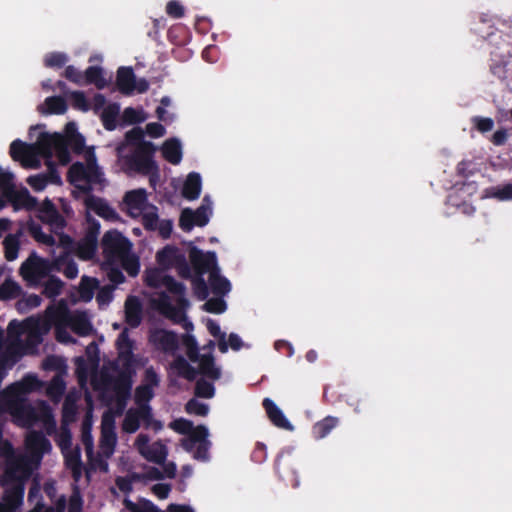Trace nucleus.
<instances>
[{"mask_svg":"<svg viewBox=\"0 0 512 512\" xmlns=\"http://www.w3.org/2000/svg\"><path fill=\"white\" fill-rule=\"evenodd\" d=\"M66 465L72 470L74 477L77 479L81 474L82 462L80 450L77 449L66 457Z\"/></svg>","mask_w":512,"mask_h":512,"instance_id":"nucleus-53","label":"nucleus"},{"mask_svg":"<svg viewBox=\"0 0 512 512\" xmlns=\"http://www.w3.org/2000/svg\"><path fill=\"white\" fill-rule=\"evenodd\" d=\"M84 73H82L79 69L74 67L73 65H69L65 68L63 76L79 86L84 84Z\"/></svg>","mask_w":512,"mask_h":512,"instance_id":"nucleus-59","label":"nucleus"},{"mask_svg":"<svg viewBox=\"0 0 512 512\" xmlns=\"http://www.w3.org/2000/svg\"><path fill=\"white\" fill-rule=\"evenodd\" d=\"M24 295V291L20 284L8 276L0 284V301L7 302L18 299Z\"/></svg>","mask_w":512,"mask_h":512,"instance_id":"nucleus-19","label":"nucleus"},{"mask_svg":"<svg viewBox=\"0 0 512 512\" xmlns=\"http://www.w3.org/2000/svg\"><path fill=\"white\" fill-rule=\"evenodd\" d=\"M68 61V57L63 52H50L44 57V66L47 68H62Z\"/></svg>","mask_w":512,"mask_h":512,"instance_id":"nucleus-40","label":"nucleus"},{"mask_svg":"<svg viewBox=\"0 0 512 512\" xmlns=\"http://www.w3.org/2000/svg\"><path fill=\"white\" fill-rule=\"evenodd\" d=\"M170 428L179 434H188L193 430V423L185 418H179L170 423Z\"/></svg>","mask_w":512,"mask_h":512,"instance_id":"nucleus-60","label":"nucleus"},{"mask_svg":"<svg viewBox=\"0 0 512 512\" xmlns=\"http://www.w3.org/2000/svg\"><path fill=\"white\" fill-rule=\"evenodd\" d=\"M87 165H84L81 162L74 163L68 171V180L71 184H75L76 182H86V178L88 177Z\"/></svg>","mask_w":512,"mask_h":512,"instance_id":"nucleus-38","label":"nucleus"},{"mask_svg":"<svg viewBox=\"0 0 512 512\" xmlns=\"http://www.w3.org/2000/svg\"><path fill=\"white\" fill-rule=\"evenodd\" d=\"M202 187L201 176L197 172L188 174L182 188V195L187 200H195L200 196Z\"/></svg>","mask_w":512,"mask_h":512,"instance_id":"nucleus-18","label":"nucleus"},{"mask_svg":"<svg viewBox=\"0 0 512 512\" xmlns=\"http://www.w3.org/2000/svg\"><path fill=\"white\" fill-rule=\"evenodd\" d=\"M41 387V381L35 374H26L20 381L7 385L0 392V396L7 397H26L27 394L38 390Z\"/></svg>","mask_w":512,"mask_h":512,"instance_id":"nucleus-9","label":"nucleus"},{"mask_svg":"<svg viewBox=\"0 0 512 512\" xmlns=\"http://www.w3.org/2000/svg\"><path fill=\"white\" fill-rule=\"evenodd\" d=\"M338 424L339 418L334 416H326L313 425V437L317 440L325 438Z\"/></svg>","mask_w":512,"mask_h":512,"instance_id":"nucleus-24","label":"nucleus"},{"mask_svg":"<svg viewBox=\"0 0 512 512\" xmlns=\"http://www.w3.org/2000/svg\"><path fill=\"white\" fill-rule=\"evenodd\" d=\"M4 255L7 261L17 259L20 249L18 234H8L3 240Z\"/></svg>","mask_w":512,"mask_h":512,"instance_id":"nucleus-33","label":"nucleus"},{"mask_svg":"<svg viewBox=\"0 0 512 512\" xmlns=\"http://www.w3.org/2000/svg\"><path fill=\"white\" fill-rule=\"evenodd\" d=\"M208 435H209V431H208L207 427L204 425H198L196 427L193 426V430L190 431V433H189V436L196 443L209 442L207 440Z\"/></svg>","mask_w":512,"mask_h":512,"instance_id":"nucleus-64","label":"nucleus"},{"mask_svg":"<svg viewBox=\"0 0 512 512\" xmlns=\"http://www.w3.org/2000/svg\"><path fill=\"white\" fill-rule=\"evenodd\" d=\"M182 342L184 346L186 347V352L188 358L192 362L198 361V359L201 357L198 351V343L193 335L185 334L183 336Z\"/></svg>","mask_w":512,"mask_h":512,"instance_id":"nucleus-44","label":"nucleus"},{"mask_svg":"<svg viewBox=\"0 0 512 512\" xmlns=\"http://www.w3.org/2000/svg\"><path fill=\"white\" fill-rule=\"evenodd\" d=\"M152 342L163 352H174L178 349L177 334L169 330L155 331L151 336Z\"/></svg>","mask_w":512,"mask_h":512,"instance_id":"nucleus-14","label":"nucleus"},{"mask_svg":"<svg viewBox=\"0 0 512 512\" xmlns=\"http://www.w3.org/2000/svg\"><path fill=\"white\" fill-rule=\"evenodd\" d=\"M472 122L475 128L481 133L489 132L494 127V121L489 117L475 116L472 118Z\"/></svg>","mask_w":512,"mask_h":512,"instance_id":"nucleus-61","label":"nucleus"},{"mask_svg":"<svg viewBox=\"0 0 512 512\" xmlns=\"http://www.w3.org/2000/svg\"><path fill=\"white\" fill-rule=\"evenodd\" d=\"M125 321L131 328H137L142 321L143 306L137 296L130 295L125 300Z\"/></svg>","mask_w":512,"mask_h":512,"instance_id":"nucleus-13","label":"nucleus"},{"mask_svg":"<svg viewBox=\"0 0 512 512\" xmlns=\"http://www.w3.org/2000/svg\"><path fill=\"white\" fill-rule=\"evenodd\" d=\"M41 286H43V295L47 298H55L62 293L64 283L59 277L49 274L47 280L45 282L42 281Z\"/></svg>","mask_w":512,"mask_h":512,"instance_id":"nucleus-32","label":"nucleus"},{"mask_svg":"<svg viewBox=\"0 0 512 512\" xmlns=\"http://www.w3.org/2000/svg\"><path fill=\"white\" fill-rule=\"evenodd\" d=\"M65 149L68 150L70 147L74 153L80 154L83 152L85 147V138L81 134H68L64 136Z\"/></svg>","mask_w":512,"mask_h":512,"instance_id":"nucleus-41","label":"nucleus"},{"mask_svg":"<svg viewBox=\"0 0 512 512\" xmlns=\"http://www.w3.org/2000/svg\"><path fill=\"white\" fill-rule=\"evenodd\" d=\"M136 76L131 67H120L117 70L116 85L118 90L124 95H130L135 90Z\"/></svg>","mask_w":512,"mask_h":512,"instance_id":"nucleus-15","label":"nucleus"},{"mask_svg":"<svg viewBox=\"0 0 512 512\" xmlns=\"http://www.w3.org/2000/svg\"><path fill=\"white\" fill-rule=\"evenodd\" d=\"M263 408L272 424L278 428L288 431L293 430V425L286 418L282 410L270 398H265L262 402Z\"/></svg>","mask_w":512,"mask_h":512,"instance_id":"nucleus-12","label":"nucleus"},{"mask_svg":"<svg viewBox=\"0 0 512 512\" xmlns=\"http://www.w3.org/2000/svg\"><path fill=\"white\" fill-rule=\"evenodd\" d=\"M159 217L157 214V207L151 206V210L143 213L142 224L146 230L154 231L157 229Z\"/></svg>","mask_w":512,"mask_h":512,"instance_id":"nucleus-51","label":"nucleus"},{"mask_svg":"<svg viewBox=\"0 0 512 512\" xmlns=\"http://www.w3.org/2000/svg\"><path fill=\"white\" fill-rule=\"evenodd\" d=\"M198 361L200 373L205 377L212 380H218L221 377V371L215 366V359L211 353L201 355Z\"/></svg>","mask_w":512,"mask_h":512,"instance_id":"nucleus-23","label":"nucleus"},{"mask_svg":"<svg viewBox=\"0 0 512 512\" xmlns=\"http://www.w3.org/2000/svg\"><path fill=\"white\" fill-rule=\"evenodd\" d=\"M65 391V383L58 377L53 378L47 388V393L51 397H60Z\"/></svg>","mask_w":512,"mask_h":512,"instance_id":"nucleus-62","label":"nucleus"},{"mask_svg":"<svg viewBox=\"0 0 512 512\" xmlns=\"http://www.w3.org/2000/svg\"><path fill=\"white\" fill-rule=\"evenodd\" d=\"M38 111L42 114L62 115L67 111V103L61 96H50L45 99L44 106L38 107Z\"/></svg>","mask_w":512,"mask_h":512,"instance_id":"nucleus-21","label":"nucleus"},{"mask_svg":"<svg viewBox=\"0 0 512 512\" xmlns=\"http://www.w3.org/2000/svg\"><path fill=\"white\" fill-rule=\"evenodd\" d=\"M167 456V447L160 440L152 443L145 452H142L143 458L155 464H164Z\"/></svg>","mask_w":512,"mask_h":512,"instance_id":"nucleus-20","label":"nucleus"},{"mask_svg":"<svg viewBox=\"0 0 512 512\" xmlns=\"http://www.w3.org/2000/svg\"><path fill=\"white\" fill-rule=\"evenodd\" d=\"M193 213L196 226L204 227L208 224L211 214V204L207 196L204 197L202 204L193 211Z\"/></svg>","mask_w":512,"mask_h":512,"instance_id":"nucleus-36","label":"nucleus"},{"mask_svg":"<svg viewBox=\"0 0 512 512\" xmlns=\"http://www.w3.org/2000/svg\"><path fill=\"white\" fill-rule=\"evenodd\" d=\"M116 348L120 369L115 379H117L118 389L126 394L132 388L133 377L136 374L135 366L137 364V357L133 353L134 342L129 338L127 329H124L119 334Z\"/></svg>","mask_w":512,"mask_h":512,"instance_id":"nucleus-3","label":"nucleus"},{"mask_svg":"<svg viewBox=\"0 0 512 512\" xmlns=\"http://www.w3.org/2000/svg\"><path fill=\"white\" fill-rule=\"evenodd\" d=\"M286 456H291V451L289 449L287 450H282L278 455H277V458L275 460V470L276 472L278 473V475L285 481L287 482H290V484L293 486V487H296L298 486V480L295 476V473L294 472H291V476L290 478L285 475V468L288 466V462H285L283 463V460L285 459Z\"/></svg>","mask_w":512,"mask_h":512,"instance_id":"nucleus-30","label":"nucleus"},{"mask_svg":"<svg viewBox=\"0 0 512 512\" xmlns=\"http://www.w3.org/2000/svg\"><path fill=\"white\" fill-rule=\"evenodd\" d=\"M83 499L77 486L74 487L68 500V512H82Z\"/></svg>","mask_w":512,"mask_h":512,"instance_id":"nucleus-58","label":"nucleus"},{"mask_svg":"<svg viewBox=\"0 0 512 512\" xmlns=\"http://www.w3.org/2000/svg\"><path fill=\"white\" fill-rule=\"evenodd\" d=\"M493 196L500 201L512 200V183H507L502 186L496 187Z\"/></svg>","mask_w":512,"mask_h":512,"instance_id":"nucleus-63","label":"nucleus"},{"mask_svg":"<svg viewBox=\"0 0 512 512\" xmlns=\"http://www.w3.org/2000/svg\"><path fill=\"white\" fill-rule=\"evenodd\" d=\"M101 247L105 259L112 263L120 257L127 256L131 252L132 243L116 229L107 231L101 240Z\"/></svg>","mask_w":512,"mask_h":512,"instance_id":"nucleus-8","label":"nucleus"},{"mask_svg":"<svg viewBox=\"0 0 512 512\" xmlns=\"http://www.w3.org/2000/svg\"><path fill=\"white\" fill-rule=\"evenodd\" d=\"M120 113V105L116 102L108 104L101 112L100 118L104 128L113 131L117 127V117Z\"/></svg>","mask_w":512,"mask_h":512,"instance_id":"nucleus-25","label":"nucleus"},{"mask_svg":"<svg viewBox=\"0 0 512 512\" xmlns=\"http://www.w3.org/2000/svg\"><path fill=\"white\" fill-rule=\"evenodd\" d=\"M30 145L33 156L36 158L41 156L49 161L52 159L53 151H55L62 163H67L70 160L69 150L65 149L64 136L59 133L43 132L39 135L37 141Z\"/></svg>","mask_w":512,"mask_h":512,"instance_id":"nucleus-6","label":"nucleus"},{"mask_svg":"<svg viewBox=\"0 0 512 512\" xmlns=\"http://www.w3.org/2000/svg\"><path fill=\"white\" fill-rule=\"evenodd\" d=\"M52 271L51 262L48 259L32 253L20 266L19 275L28 288H38L42 281Z\"/></svg>","mask_w":512,"mask_h":512,"instance_id":"nucleus-7","label":"nucleus"},{"mask_svg":"<svg viewBox=\"0 0 512 512\" xmlns=\"http://www.w3.org/2000/svg\"><path fill=\"white\" fill-rule=\"evenodd\" d=\"M189 259L196 275H204L208 271L217 268V256L214 251L203 252L196 246L189 249Z\"/></svg>","mask_w":512,"mask_h":512,"instance_id":"nucleus-10","label":"nucleus"},{"mask_svg":"<svg viewBox=\"0 0 512 512\" xmlns=\"http://www.w3.org/2000/svg\"><path fill=\"white\" fill-rule=\"evenodd\" d=\"M161 151L164 159L173 165L179 164L182 160V146L177 138L166 140Z\"/></svg>","mask_w":512,"mask_h":512,"instance_id":"nucleus-17","label":"nucleus"},{"mask_svg":"<svg viewBox=\"0 0 512 512\" xmlns=\"http://www.w3.org/2000/svg\"><path fill=\"white\" fill-rule=\"evenodd\" d=\"M163 286L168 292L177 296L176 303L174 306L171 302L169 295L166 292H161L158 298L154 301L157 310L166 318L172 320L175 323H180L185 318V309L189 305V301L185 297L186 287L183 283L175 280L174 277L167 274L164 277Z\"/></svg>","mask_w":512,"mask_h":512,"instance_id":"nucleus-2","label":"nucleus"},{"mask_svg":"<svg viewBox=\"0 0 512 512\" xmlns=\"http://www.w3.org/2000/svg\"><path fill=\"white\" fill-rule=\"evenodd\" d=\"M31 475L28 461L24 458L9 461L2 476L0 486L4 488L0 500V512H17L23 504L25 483Z\"/></svg>","mask_w":512,"mask_h":512,"instance_id":"nucleus-1","label":"nucleus"},{"mask_svg":"<svg viewBox=\"0 0 512 512\" xmlns=\"http://www.w3.org/2000/svg\"><path fill=\"white\" fill-rule=\"evenodd\" d=\"M140 427V421L134 409H129L123 420L122 429L126 433H135Z\"/></svg>","mask_w":512,"mask_h":512,"instance_id":"nucleus-45","label":"nucleus"},{"mask_svg":"<svg viewBox=\"0 0 512 512\" xmlns=\"http://www.w3.org/2000/svg\"><path fill=\"white\" fill-rule=\"evenodd\" d=\"M118 261H121L122 267L127 271L130 276H136L140 269L139 260L136 256L131 255V252L127 256L120 257Z\"/></svg>","mask_w":512,"mask_h":512,"instance_id":"nucleus-47","label":"nucleus"},{"mask_svg":"<svg viewBox=\"0 0 512 512\" xmlns=\"http://www.w3.org/2000/svg\"><path fill=\"white\" fill-rule=\"evenodd\" d=\"M84 84H94L98 89H104L107 82L103 70L99 66H89L84 72Z\"/></svg>","mask_w":512,"mask_h":512,"instance_id":"nucleus-31","label":"nucleus"},{"mask_svg":"<svg viewBox=\"0 0 512 512\" xmlns=\"http://www.w3.org/2000/svg\"><path fill=\"white\" fill-rule=\"evenodd\" d=\"M215 394L214 385L205 379H199L195 385V395L200 398H212Z\"/></svg>","mask_w":512,"mask_h":512,"instance_id":"nucleus-48","label":"nucleus"},{"mask_svg":"<svg viewBox=\"0 0 512 512\" xmlns=\"http://www.w3.org/2000/svg\"><path fill=\"white\" fill-rule=\"evenodd\" d=\"M124 203L133 210L142 211L147 204V193L143 188L131 190L125 193Z\"/></svg>","mask_w":512,"mask_h":512,"instance_id":"nucleus-22","label":"nucleus"},{"mask_svg":"<svg viewBox=\"0 0 512 512\" xmlns=\"http://www.w3.org/2000/svg\"><path fill=\"white\" fill-rule=\"evenodd\" d=\"M70 98L72 100V106L80 111L87 112L90 110L91 106L82 91H73L70 94Z\"/></svg>","mask_w":512,"mask_h":512,"instance_id":"nucleus-56","label":"nucleus"},{"mask_svg":"<svg viewBox=\"0 0 512 512\" xmlns=\"http://www.w3.org/2000/svg\"><path fill=\"white\" fill-rule=\"evenodd\" d=\"M26 445L31 449L39 452L50 450V441L41 431H31L26 437Z\"/></svg>","mask_w":512,"mask_h":512,"instance_id":"nucleus-28","label":"nucleus"},{"mask_svg":"<svg viewBox=\"0 0 512 512\" xmlns=\"http://www.w3.org/2000/svg\"><path fill=\"white\" fill-rule=\"evenodd\" d=\"M42 298L37 294L22 295L16 303V309L20 313H26L31 309L37 308L41 305Z\"/></svg>","mask_w":512,"mask_h":512,"instance_id":"nucleus-37","label":"nucleus"},{"mask_svg":"<svg viewBox=\"0 0 512 512\" xmlns=\"http://www.w3.org/2000/svg\"><path fill=\"white\" fill-rule=\"evenodd\" d=\"M30 234L31 236L39 243L54 246L56 241L55 238L51 234H46L43 232L42 227L39 224H33L30 226Z\"/></svg>","mask_w":512,"mask_h":512,"instance_id":"nucleus-42","label":"nucleus"},{"mask_svg":"<svg viewBox=\"0 0 512 512\" xmlns=\"http://www.w3.org/2000/svg\"><path fill=\"white\" fill-rule=\"evenodd\" d=\"M171 367L177 372L178 376L188 381H193L198 374V371L183 356L176 357Z\"/></svg>","mask_w":512,"mask_h":512,"instance_id":"nucleus-27","label":"nucleus"},{"mask_svg":"<svg viewBox=\"0 0 512 512\" xmlns=\"http://www.w3.org/2000/svg\"><path fill=\"white\" fill-rule=\"evenodd\" d=\"M9 153L14 161H22L24 167L33 169L40 167V160L33 156L31 145L20 139H16L10 144Z\"/></svg>","mask_w":512,"mask_h":512,"instance_id":"nucleus-11","label":"nucleus"},{"mask_svg":"<svg viewBox=\"0 0 512 512\" xmlns=\"http://www.w3.org/2000/svg\"><path fill=\"white\" fill-rule=\"evenodd\" d=\"M195 225L194 221V213L190 208H185L182 210L179 218V227L185 231L189 232L193 229Z\"/></svg>","mask_w":512,"mask_h":512,"instance_id":"nucleus-57","label":"nucleus"},{"mask_svg":"<svg viewBox=\"0 0 512 512\" xmlns=\"http://www.w3.org/2000/svg\"><path fill=\"white\" fill-rule=\"evenodd\" d=\"M84 205L88 210L94 211L98 216L111 219L115 216V211L110 205L100 197L95 195L86 196L84 199Z\"/></svg>","mask_w":512,"mask_h":512,"instance_id":"nucleus-16","label":"nucleus"},{"mask_svg":"<svg viewBox=\"0 0 512 512\" xmlns=\"http://www.w3.org/2000/svg\"><path fill=\"white\" fill-rule=\"evenodd\" d=\"M145 132L141 127H134L127 131L125 134V140L128 145L140 147L142 143H151L150 141L144 140Z\"/></svg>","mask_w":512,"mask_h":512,"instance_id":"nucleus-43","label":"nucleus"},{"mask_svg":"<svg viewBox=\"0 0 512 512\" xmlns=\"http://www.w3.org/2000/svg\"><path fill=\"white\" fill-rule=\"evenodd\" d=\"M209 282L212 292L215 295L224 296L231 290L230 281L227 278L219 275L217 268L210 272Z\"/></svg>","mask_w":512,"mask_h":512,"instance_id":"nucleus-26","label":"nucleus"},{"mask_svg":"<svg viewBox=\"0 0 512 512\" xmlns=\"http://www.w3.org/2000/svg\"><path fill=\"white\" fill-rule=\"evenodd\" d=\"M73 331L80 336H87L92 331V324L85 314H78L71 320Z\"/></svg>","mask_w":512,"mask_h":512,"instance_id":"nucleus-35","label":"nucleus"},{"mask_svg":"<svg viewBox=\"0 0 512 512\" xmlns=\"http://www.w3.org/2000/svg\"><path fill=\"white\" fill-rule=\"evenodd\" d=\"M163 271L158 269L149 270L145 275V283L151 288H160L163 286L164 277H166Z\"/></svg>","mask_w":512,"mask_h":512,"instance_id":"nucleus-50","label":"nucleus"},{"mask_svg":"<svg viewBox=\"0 0 512 512\" xmlns=\"http://www.w3.org/2000/svg\"><path fill=\"white\" fill-rule=\"evenodd\" d=\"M156 147L153 143H142L135 147L130 154L123 157L125 171L141 175L158 173V165L154 160Z\"/></svg>","mask_w":512,"mask_h":512,"instance_id":"nucleus-5","label":"nucleus"},{"mask_svg":"<svg viewBox=\"0 0 512 512\" xmlns=\"http://www.w3.org/2000/svg\"><path fill=\"white\" fill-rule=\"evenodd\" d=\"M220 297L210 298L203 305V309L209 313L221 314L226 310V302Z\"/></svg>","mask_w":512,"mask_h":512,"instance_id":"nucleus-54","label":"nucleus"},{"mask_svg":"<svg viewBox=\"0 0 512 512\" xmlns=\"http://www.w3.org/2000/svg\"><path fill=\"white\" fill-rule=\"evenodd\" d=\"M123 120L127 124H139L145 121L146 117L141 110H137L133 107H127L123 111Z\"/></svg>","mask_w":512,"mask_h":512,"instance_id":"nucleus-52","label":"nucleus"},{"mask_svg":"<svg viewBox=\"0 0 512 512\" xmlns=\"http://www.w3.org/2000/svg\"><path fill=\"white\" fill-rule=\"evenodd\" d=\"M185 411L188 414H194L198 416H206L209 412V407L207 404L199 402L196 399H190L185 405Z\"/></svg>","mask_w":512,"mask_h":512,"instance_id":"nucleus-55","label":"nucleus"},{"mask_svg":"<svg viewBox=\"0 0 512 512\" xmlns=\"http://www.w3.org/2000/svg\"><path fill=\"white\" fill-rule=\"evenodd\" d=\"M153 396L154 392L151 385H139L135 389L134 398L137 405L148 404Z\"/></svg>","mask_w":512,"mask_h":512,"instance_id":"nucleus-49","label":"nucleus"},{"mask_svg":"<svg viewBox=\"0 0 512 512\" xmlns=\"http://www.w3.org/2000/svg\"><path fill=\"white\" fill-rule=\"evenodd\" d=\"M184 256L183 254L179 253V250L176 247L173 246H165L163 249L157 252L156 258L159 264L166 265V264H173L177 263L180 260V257Z\"/></svg>","mask_w":512,"mask_h":512,"instance_id":"nucleus-34","label":"nucleus"},{"mask_svg":"<svg viewBox=\"0 0 512 512\" xmlns=\"http://www.w3.org/2000/svg\"><path fill=\"white\" fill-rule=\"evenodd\" d=\"M192 286L194 294L199 300L203 301L208 297L209 290L203 275H196L193 277Z\"/></svg>","mask_w":512,"mask_h":512,"instance_id":"nucleus-46","label":"nucleus"},{"mask_svg":"<svg viewBox=\"0 0 512 512\" xmlns=\"http://www.w3.org/2000/svg\"><path fill=\"white\" fill-rule=\"evenodd\" d=\"M0 411L11 415L18 427L30 428L39 421L36 408L26 397L0 396Z\"/></svg>","mask_w":512,"mask_h":512,"instance_id":"nucleus-4","label":"nucleus"},{"mask_svg":"<svg viewBox=\"0 0 512 512\" xmlns=\"http://www.w3.org/2000/svg\"><path fill=\"white\" fill-rule=\"evenodd\" d=\"M207 330L213 337L218 338L219 351L221 353H226L228 351V344L225 341L226 334L221 331L219 324L214 320H208Z\"/></svg>","mask_w":512,"mask_h":512,"instance_id":"nucleus-39","label":"nucleus"},{"mask_svg":"<svg viewBox=\"0 0 512 512\" xmlns=\"http://www.w3.org/2000/svg\"><path fill=\"white\" fill-rule=\"evenodd\" d=\"M98 286L99 281L97 278L86 275L82 276L78 289L81 300L84 302L91 301Z\"/></svg>","mask_w":512,"mask_h":512,"instance_id":"nucleus-29","label":"nucleus"}]
</instances>
